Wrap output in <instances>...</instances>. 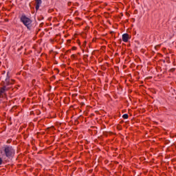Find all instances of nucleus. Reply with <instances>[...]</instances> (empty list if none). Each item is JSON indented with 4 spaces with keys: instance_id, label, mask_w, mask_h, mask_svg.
I'll return each mask as SVG.
<instances>
[{
    "instance_id": "1",
    "label": "nucleus",
    "mask_w": 176,
    "mask_h": 176,
    "mask_svg": "<svg viewBox=\"0 0 176 176\" xmlns=\"http://www.w3.org/2000/svg\"><path fill=\"white\" fill-rule=\"evenodd\" d=\"M22 23H23L24 25L28 27V28H30L32 25V21L30 18H27V16H22L21 19Z\"/></svg>"
},
{
    "instance_id": "2",
    "label": "nucleus",
    "mask_w": 176,
    "mask_h": 176,
    "mask_svg": "<svg viewBox=\"0 0 176 176\" xmlns=\"http://www.w3.org/2000/svg\"><path fill=\"white\" fill-rule=\"evenodd\" d=\"M5 152H6V156H10V155H12L14 151L12 147H6L5 148Z\"/></svg>"
},
{
    "instance_id": "3",
    "label": "nucleus",
    "mask_w": 176,
    "mask_h": 176,
    "mask_svg": "<svg viewBox=\"0 0 176 176\" xmlns=\"http://www.w3.org/2000/svg\"><path fill=\"white\" fill-rule=\"evenodd\" d=\"M36 10H38L41 6V5L42 4V0H36Z\"/></svg>"
},
{
    "instance_id": "4",
    "label": "nucleus",
    "mask_w": 176,
    "mask_h": 176,
    "mask_svg": "<svg viewBox=\"0 0 176 176\" xmlns=\"http://www.w3.org/2000/svg\"><path fill=\"white\" fill-rule=\"evenodd\" d=\"M122 41L124 42H127L129 41V34H124L122 35Z\"/></svg>"
},
{
    "instance_id": "5",
    "label": "nucleus",
    "mask_w": 176,
    "mask_h": 176,
    "mask_svg": "<svg viewBox=\"0 0 176 176\" xmlns=\"http://www.w3.org/2000/svg\"><path fill=\"white\" fill-rule=\"evenodd\" d=\"M122 118H123V119H128L129 118V115L128 114H124L122 116Z\"/></svg>"
},
{
    "instance_id": "6",
    "label": "nucleus",
    "mask_w": 176,
    "mask_h": 176,
    "mask_svg": "<svg viewBox=\"0 0 176 176\" xmlns=\"http://www.w3.org/2000/svg\"><path fill=\"white\" fill-rule=\"evenodd\" d=\"M0 164H2V159L0 158Z\"/></svg>"
}]
</instances>
